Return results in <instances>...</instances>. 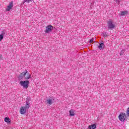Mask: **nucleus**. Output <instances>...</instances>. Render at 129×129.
I'll return each mask as SVG.
<instances>
[{
	"instance_id": "obj_1",
	"label": "nucleus",
	"mask_w": 129,
	"mask_h": 129,
	"mask_svg": "<svg viewBox=\"0 0 129 129\" xmlns=\"http://www.w3.org/2000/svg\"><path fill=\"white\" fill-rule=\"evenodd\" d=\"M118 118L120 121H125V120H127L126 115L125 114V113L123 112H121L119 114Z\"/></svg>"
},
{
	"instance_id": "obj_2",
	"label": "nucleus",
	"mask_w": 129,
	"mask_h": 129,
	"mask_svg": "<svg viewBox=\"0 0 129 129\" xmlns=\"http://www.w3.org/2000/svg\"><path fill=\"white\" fill-rule=\"evenodd\" d=\"M108 29L109 30H113L115 28V24L112 22L111 20H109L107 22Z\"/></svg>"
},
{
	"instance_id": "obj_3",
	"label": "nucleus",
	"mask_w": 129,
	"mask_h": 129,
	"mask_svg": "<svg viewBox=\"0 0 129 129\" xmlns=\"http://www.w3.org/2000/svg\"><path fill=\"white\" fill-rule=\"evenodd\" d=\"M20 85L23 86L24 88H28L29 87V84H30V82L29 81H21L20 82Z\"/></svg>"
},
{
	"instance_id": "obj_4",
	"label": "nucleus",
	"mask_w": 129,
	"mask_h": 129,
	"mask_svg": "<svg viewBox=\"0 0 129 129\" xmlns=\"http://www.w3.org/2000/svg\"><path fill=\"white\" fill-rule=\"evenodd\" d=\"M52 30H53V26L49 25L46 27V29L44 32L47 33H51V32H52Z\"/></svg>"
},
{
	"instance_id": "obj_5",
	"label": "nucleus",
	"mask_w": 129,
	"mask_h": 129,
	"mask_svg": "<svg viewBox=\"0 0 129 129\" xmlns=\"http://www.w3.org/2000/svg\"><path fill=\"white\" fill-rule=\"evenodd\" d=\"M13 7H14V2L12 1L10 3L9 6H7L6 11H7V12H10V11L13 9Z\"/></svg>"
},
{
	"instance_id": "obj_6",
	"label": "nucleus",
	"mask_w": 129,
	"mask_h": 129,
	"mask_svg": "<svg viewBox=\"0 0 129 129\" xmlns=\"http://www.w3.org/2000/svg\"><path fill=\"white\" fill-rule=\"evenodd\" d=\"M27 72H28V71L25 70L24 72H23L19 77V79H23L24 77H25V76L27 74Z\"/></svg>"
},
{
	"instance_id": "obj_7",
	"label": "nucleus",
	"mask_w": 129,
	"mask_h": 129,
	"mask_svg": "<svg viewBox=\"0 0 129 129\" xmlns=\"http://www.w3.org/2000/svg\"><path fill=\"white\" fill-rule=\"evenodd\" d=\"M20 112L21 113V114H25V113H26L27 112V109L26 108H25V107H22L20 108Z\"/></svg>"
},
{
	"instance_id": "obj_8",
	"label": "nucleus",
	"mask_w": 129,
	"mask_h": 129,
	"mask_svg": "<svg viewBox=\"0 0 129 129\" xmlns=\"http://www.w3.org/2000/svg\"><path fill=\"white\" fill-rule=\"evenodd\" d=\"M25 78L26 80H28V79H31V78H32V75H31V74H30V73H29L28 72H26V74L25 76Z\"/></svg>"
},
{
	"instance_id": "obj_9",
	"label": "nucleus",
	"mask_w": 129,
	"mask_h": 129,
	"mask_svg": "<svg viewBox=\"0 0 129 129\" xmlns=\"http://www.w3.org/2000/svg\"><path fill=\"white\" fill-rule=\"evenodd\" d=\"M98 48L100 50H102V49H104V43H103V42L99 43Z\"/></svg>"
},
{
	"instance_id": "obj_10",
	"label": "nucleus",
	"mask_w": 129,
	"mask_h": 129,
	"mask_svg": "<svg viewBox=\"0 0 129 129\" xmlns=\"http://www.w3.org/2000/svg\"><path fill=\"white\" fill-rule=\"evenodd\" d=\"M75 110L73 109H71L69 111L70 116H74L75 115Z\"/></svg>"
},
{
	"instance_id": "obj_11",
	"label": "nucleus",
	"mask_w": 129,
	"mask_h": 129,
	"mask_svg": "<svg viewBox=\"0 0 129 129\" xmlns=\"http://www.w3.org/2000/svg\"><path fill=\"white\" fill-rule=\"evenodd\" d=\"M54 101V99H48L47 100L46 102L48 105H51V104H53V102Z\"/></svg>"
},
{
	"instance_id": "obj_12",
	"label": "nucleus",
	"mask_w": 129,
	"mask_h": 129,
	"mask_svg": "<svg viewBox=\"0 0 129 129\" xmlns=\"http://www.w3.org/2000/svg\"><path fill=\"white\" fill-rule=\"evenodd\" d=\"M128 13V12L126 11H123L121 12L120 13V15L122 16V17L125 16V15H127V14Z\"/></svg>"
},
{
	"instance_id": "obj_13",
	"label": "nucleus",
	"mask_w": 129,
	"mask_h": 129,
	"mask_svg": "<svg viewBox=\"0 0 129 129\" xmlns=\"http://www.w3.org/2000/svg\"><path fill=\"white\" fill-rule=\"evenodd\" d=\"M24 107L26 109H29L30 108V104L29 103V101H26V104L25 105V106Z\"/></svg>"
},
{
	"instance_id": "obj_14",
	"label": "nucleus",
	"mask_w": 129,
	"mask_h": 129,
	"mask_svg": "<svg viewBox=\"0 0 129 129\" xmlns=\"http://www.w3.org/2000/svg\"><path fill=\"white\" fill-rule=\"evenodd\" d=\"M94 128H96V125H95V124H93L89 126V129H94Z\"/></svg>"
},
{
	"instance_id": "obj_15",
	"label": "nucleus",
	"mask_w": 129,
	"mask_h": 129,
	"mask_svg": "<svg viewBox=\"0 0 129 129\" xmlns=\"http://www.w3.org/2000/svg\"><path fill=\"white\" fill-rule=\"evenodd\" d=\"M4 120L6 122H7V123H10V122H11V121H10L11 120V119L8 117H6Z\"/></svg>"
},
{
	"instance_id": "obj_16",
	"label": "nucleus",
	"mask_w": 129,
	"mask_h": 129,
	"mask_svg": "<svg viewBox=\"0 0 129 129\" xmlns=\"http://www.w3.org/2000/svg\"><path fill=\"white\" fill-rule=\"evenodd\" d=\"M31 2H33V0H24L23 2V5L25 4V3H27V4H29V3H31Z\"/></svg>"
},
{
	"instance_id": "obj_17",
	"label": "nucleus",
	"mask_w": 129,
	"mask_h": 129,
	"mask_svg": "<svg viewBox=\"0 0 129 129\" xmlns=\"http://www.w3.org/2000/svg\"><path fill=\"white\" fill-rule=\"evenodd\" d=\"M4 39V34L0 35V41H2Z\"/></svg>"
},
{
	"instance_id": "obj_18",
	"label": "nucleus",
	"mask_w": 129,
	"mask_h": 129,
	"mask_svg": "<svg viewBox=\"0 0 129 129\" xmlns=\"http://www.w3.org/2000/svg\"><path fill=\"white\" fill-rule=\"evenodd\" d=\"M93 42H94V38H92L90 40L89 43H93Z\"/></svg>"
},
{
	"instance_id": "obj_19",
	"label": "nucleus",
	"mask_w": 129,
	"mask_h": 129,
	"mask_svg": "<svg viewBox=\"0 0 129 129\" xmlns=\"http://www.w3.org/2000/svg\"><path fill=\"white\" fill-rule=\"evenodd\" d=\"M103 36L104 37H107V34L106 33V32L103 33Z\"/></svg>"
},
{
	"instance_id": "obj_20",
	"label": "nucleus",
	"mask_w": 129,
	"mask_h": 129,
	"mask_svg": "<svg viewBox=\"0 0 129 129\" xmlns=\"http://www.w3.org/2000/svg\"><path fill=\"white\" fill-rule=\"evenodd\" d=\"M120 56L123 55V51H121L120 52Z\"/></svg>"
},
{
	"instance_id": "obj_21",
	"label": "nucleus",
	"mask_w": 129,
	"mask_h": 129,
	"mask_svg": "<svg viewBox=\"0 0 129 129\" xmlns=\"http://www.w3.org/2000/svg\"><path fill=\"white\" fill-rule=\"evenodd\" d=\"M2 57H3V55H2L0 54V59H2Z\"/></svg>"
},
{
	"instance_id": "obj_22",
	"label": "nucleus",
	"mask_w": 129,
	"mask_h": 129,
	"mask_svg": "<svg viewBox=\"0 0 129 129\" xmlns=\"http://www.w3.org/2000/svg\"><path fill=\"white\" fill-rule=\"evenodd\" d=\"M27 99L29 100L30 99V97H28L27 98Z\"/></svg>"
}]
</instances>
